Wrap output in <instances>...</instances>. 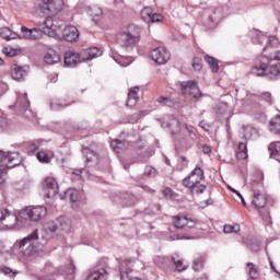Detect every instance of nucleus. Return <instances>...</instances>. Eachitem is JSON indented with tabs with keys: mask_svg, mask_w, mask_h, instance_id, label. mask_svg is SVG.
<instances>
[{
	"mask_svg": "<svg viewBox=\"0 0 280 280\" xmlns=\"http://www.w3.org/2000/svg\"><path fill=\"white\" fill-rule=\"evenodd\" d=\"M242 93H245L244 90H236V97L245 102L246 106H249L250 110L255 115H260V117H264V110H266V105H264L262 102H266L268 106H272V104H275L272 94L269 92L262 93L261 97L248 92H246V96L243 97Z\"/></svg>",
	"mask_w": 280,
	"mask_h": 280,
	"instance_id": "nucleus-1",
	"label": "nucleus"
},
{
	"mask_svg": "<svg viewBox=\"0 0 280 280\" xmlns=\"http://www.w3.org/2000/svg\"><path fill=\"white\" fill-rule=\"evenodd\" d=\"M0 36L4 40H40L43 38V30L38 27L27 28V26H21V34L13 32L9 27L0 28Z\"/></svg>",
	"mask_w": 280,
	"mask_h": 280,
	"instance_id": "nucleus-2",
	"label": "nucleus"
},
{
	"mask_svg": "<svg viewBox=\"0 0 280 280\" xmlns=\"http://www.w3.org/2000/svg\"><path fill=\"white\" fill-rule=\"evenodd\" d=\"M141 39V28L135 24H130L126 32L119 33L116 37L118 45L125 51H130Z\"/></svg>",
	"mask_w": 280,
	"mask_h": 280,
	"instance_id": "nucleus-3",
	"label": "nucleus"
},
{
	"mask_svg": "<svg viewBox=\"0 0 280 280\" xmlns=\"http://www.w3.org/2000/svg\"><path fill=\"white\" fill-rule=\"evenodd\" d=\"M202 178H205V171L197 166L183 179V185L190 189L191 194H205L207 186L200 184L202 183Z\"/></svg>",
	"mask_w": 280,
	"mask_h": 280,
	"instance_id": "nucleus-4",
	"label": "nucleus"
},
{
	"mask_svg": "<svg viewBox=\"0 0 280 280\" xmlns=\"http://www.w3.org/2000/svg\"><path fill=\"white\" fill-rule=\"evenodd\" d=\"M34 240H38V230L32 232L28 236L24 237L20 242L14 243V250H19L24 257H32L36 253V245Z\"/></svg>",
	"mask_w": 280,
	"mask_h": 280,
	"instance_id": "nucleus-5",
	"label": "nucleus"
},
{
	"mask_svg": "<svg viewBox=\"0 0 280 280\" xmlns=\"http://www.w3.org/2000/svg\"><path fill=\"white\" fill-rule=\"evenodd\" d=\"M162 128H170L171 135H178V132L187 131L188 135H196V128L187 125L186 122H180L174 117H168L162 122Z\"/></svg>",
	"mask_w": 280,
	"mask_h": 280,
	"instance_id": "nucleus-6",
	"label": "nucleus"
},
{
	"mask_svg": "<svg viewBox=\"0 0 280 280\" xmlns=\"http://www.w3.org/2000/svg\"><path fill=\"white\" fill-rule=\"evenodd\" d=\"M47 215V208L45 206H30L20 211L22 220H31L32 222H40Z\"/></svg>",
	"mask_w": 280,
	"mask_h": 280,
	"instance_id": "nucleus-7",
	"label": "nucleus"
},
{
	"mask_svg": "<svg viewBox=\"0 0 280 280\" xmlns=\"http://www.w3.org/2000/svg\"><path fill=\"white\" fill-rule=\"evenodd\" d=\"M16 95V102L14 106H11V108H15L18 115H23V117H32V109L30 107L31 103L27 98V93L18 92Z\"/></svg>",
	"mask_w": 280,
	"mask_h": 280,
	"instance_id": "nucleus-8",
	"label": "nucleus"
},
{
	"mask_svg": "<svg viewBox=\"0 0 280 280\" xmlns=\"http://www.w3.org/2000/svg\"><path fill=\"white\" fill-rule=\"evenodd\" d=\"M21 163V155L19 152H3L0 150V167L2 170H12Z\"/></svg>",
	"mask_w": 280,
	"mask_h": 280,
	"instance_id": "nucleus-9",
	"label": "nucleus"
},
{
	"mask_svg": "<svg viewBox=\"0 0 280 280\" xmlns=\"http://www.w3.org/2000/svg\"><path fill=\"white\" fill-rule=\"evenodd\" d=\"M265 60L261 61L260 65L255 66L253 69V73L255 75L261 77L266 75L268 73V63L267 62H272V60H280V51H273L270 52L269 55H264Z\"/></svg>",
	"mask_w": 280,
	"mask_h": 280,
	"instance_id": "nucleus-10",
	"label": "nucleus"
},
{
	"mask_svg": "<svg viewBox=\"0 0 280 280\" xmlns=\"http://www.w3.org/2000/svg\"><path fill=\"white\" fill-rule=\"evenodd\" d=\"M205 15L208 18L209 27L213 28L224 19V11L222 7H211L205 10Z\"/></svg>",
	"mask_w": 280,
	"mask_h": 280,
	"instance_id": "nucleus-11",
	"label": "nucleus"
},
{
	"mask_svg": "<svg viewBox=\"0 0 280 280\" xmlns=\"http://www.w3.org/2000/svg\"><path fill=\"white\" fill-rule=\"evenodd\" d=\"M252 205L259 211L262 220H265L267 224H270V212L264 209V207H266V196L261 194H254Z\"/></svg>",
	"mask_w": 280,
	"mask_h": 280,
	"instance_id": "nucleus-12",
	"label": "nucleus"
},
{
	"mask_svg": "<svg viewBox=\"0 0 280 280\" xmlns=\"http://www.w3.org/2000/svg\"><path fill=\"white\" fill-rule=\"evenodd\" d=\"M173 222L175 229H196L198 224H200V220L196 219V217H183V215H175L173 217Z\"/></svg>",
	"mask_w": 280,
	"mask_h": 280,
	"instance_id": "nucleus-13",
	"label": "nucleus"
},
{
	"mask_svg": "<svg viewBox=\"0 0 280 280\" xmlns=\"http://www.w3.org/2000/svg\"><path fill=\"white\" fill-rule=\"evenodd\" d=\"M132 264H135V259L119 261L120 280H141L139 277L130 278V276H128L130 272H132Z\"/></svg>",
	"mask_w": 280,
	"mask_h": 280,
	"instance_id": "nucleus-14",
	"label": "nucleus"
},
{
	"mask_svg": "<svg viewBox=\"0 0 280 280\" xmlns=\"http://www.w3.org/2000/svg\"><path fill=\"white\" fill-rule=\"evenodd\" d=\"M151 58L156 65H166L170 58H172V55L168 52L167 48L158 47L151 51Z\"/></svg>",
	"mask_w": 280,
	"mask_h": 280,
	"instance_id": "nucleus-15",
	"label": "nucleus"
},
{
	"mask_svg": "<svg viewBox=\"0 0 280 280\" xmlns=\"http://www.w3.org/2000/svg\"><path fill=\"white\" fill-rule=\"evenodd\" d=\"M180 86L185 95L189 93V95L195 97V100L202 96V92H200V88H198V83L196 81H184Z\"/></svg>",
	"mask_w": 280,
	"mask_h": 280,
	"instance_id": "nucleus-16",
	"label": "nucleus"
},
{
	"mask_svg": "<svg viewBox=\"0 0 280 280\" xmlns=\"http://www.w3.org/2000/svg\"><path fill=\"white\" fill-rule=\"evenodd\" d=\"M16 222H19V217L15 213L10 212L5 208H0V224H4V226H16Z\"/></svg>",
	"mask_w": 280,
	"mask_h": 280,
	"instance_id": "nucleus-17",
	"label": "nucleus"
},
{
	"mask_svg": "<svg viewBox=\"0 0 280 280\" xmlns=\"http://www.w3.org/2000/svg\"><path fill=\"white\" fill-rule=\"evenodd\" d=\"M140 16L144 23H161L163 21V15L159 13H154L152 8L144 7L141 12Z\"/></svg>",
	"mask_w": 280,
	"mask_h": 280,
	"instance_id": "nucleus-18",
	"label": "nucleus"
},
{
	"mask_svg": "<svg viewBox=\"0 0 280 280\" xmlns=\"http://www.w3.org/2000/svg\"><path fill=\"white\" fill-rule=\"evenodd\" d=\"M44 189L46 191L47 198H56L60 189L58 186V180H56L54 177H46L44 179Z\"/></svg>",
	"mask_w": 280,
	"mask_h": 280,
	"instance_id": "nucleus-19",
	"label": "nucleus"
},
{
	"mask_svg": "<svg viewBox=\"0 0 280 280\" xmlns=\"http://www.w3.org/2000/svg\"><path fill=\"white\" fill-rule=\"evenodd\" d=\"M66 196L67 198H69L72 205V209L78 208V205H80V202H82V200H85L86 198V195H84V190H78L74 188L67 190Z\"/></svg>",
	"mask_w": 280,
	"mask_h": 280,
	"instance_id": "nucleus-20",
	"label": "nucleus"
},
{
	"mask_svg": "<svg viewBox=\"0 0 280 280\" xmlns=\"http://www.w3.org/2000/svg\"><path fill=\"white\" fill-rule=\"evenodd\" d=\"M254 36H256L254 43H258V45H264V43H267L269 47H277L279 45V38L277 36L268 37L261 31H255Z\"/></svg>",
	"mask_w": 280,
	"mask_h": 280,
	"instance_id": "nucleus-21",
	"label": "nucleus"
},
{
	"mask_svg": "<svg viewBox=\"0 0 280 280\" xmlns=\"http://www.w3.org/2000/svg\"><path fill=\"white\" fill-rule=\"evenodd\" d=\"M30 67L27 66H19V65H13L11 67V77L13 80L16 82H23L25 78H27V71Z\"/></svg>",
	"mask_w": 280,
	"mask_h": 280,
	"instance_id": "nucleus-22",
	"label": "nucleus"
},
{
	"mask_svg": "<svg viewBox=\"0 0 280 280\" xmlns=\"http://www.w3.org/2000/svg\"><path fill=\"white\" fill-rule=\"evenodd\" d=\"M80 62H84L82 60V54H78L74 51H67L65 54V66L70 67L71 69L78 67Z\"/></svg>",
	"mask_w": 280,
	"mask_h": 280,
	"instance_id": "nucleus-23",
	"label": "nucleus"
},
{
	"mask_svg": "<svg viewBox=\"0 0 280 280\" xmlns=\"http://www.w3.org/2000/svg\"><path fill=\"white\" fill-rule=\"evenodd\" d=\"M62 38L67 43H75L80 38V31L73 25H68L62 30Z\"/></svg>",
	"mask_w": 280,
	"mask_h": 280,
	"instance_id": "nucleus-24",
	"label": "nucleus"
},
{
	"mask_svg": "<svg viewBox=\"0 0 280 280\" xmlns=\"http://www.w3.org/2000/svg\"><path fill=\"white\" fill-rule=\"evenodd\" d=\"M108 279V270L102 267H95L90 270L85 280H106Z\"/></svg>",
	"mask_w": 280,
	"mask_h": 280,
	"instance_id": "nucleus-25",
	"label": "nucleus"
},
{
	"mask_svg": "<svg viewBox=\"0 0 280 280\" xmlns=\"http://www.w3.org/2000/svg\"><path fill=\"white\" fill-rule=\"evenodd\" d=\"M39 26L49 30V36H56L60 30V25L56 24L51 16H46L43 22H39Z\"/></svg>",
	"mask_w": 280,
	"mask_h": 280,
	"instance_id": "nucleus-26",
	"label": "nucleus"
},
{
	"mask_svg": "<svg viewBox=\"0 0 280 280\" xmlns=\"http://www.w3.org/2000/svg\"><path fill=\"white\" fill-rule=\"evenodd\" d=\"M109 56L120 67H129V65H132V62L135 61V59H132V57H124V56L119 55V52H117V50H115L114 48L110 49Z\"/></svg>",
	"mask_w": 280,
	"mask_h": 280,
	"instance_id": "nucleus-27",
	"label": "nucleus"
},
{
	"mask_svg": "<svg viewBox=\"0 0 280 280\" xmlns=\"http://www.w3.org/2000/svg\"><path fill=\"white\" fill-rule=\"evenodd\" d=\"M104 54V50L102 48L92 47L83 50L81 52L82 61L86 62L89 60H93V58H100Z\"/></svg>",
	"mask_w": 280,
	"mask_h": 280,
	"instance_id": "nucleus-28",
	"label": "nucleus"
},
{
	"mask_svg": "<svg viewBox=\"0 0 280 280\" xmlns=\"http://www.w3.org/2000/svg\"><path fill=\"white\" fill-rule=\"evenodd\" d=\"M62 5H65V2H62V0H47V2L45 3V10H47L51 14H57V12H60V10H62Z\"/></svg>",
	"mask_w": 280,
	"mask_h": 280,
	"instance_id": "nucleus-29",
	"label": "nucleus"
},
{
	"mask_svg": "<svg viewBox=\"0 0 280 280\" xmlns=\"http://www.w3.org/2000/svg\"><path fill=\"white\" fill-rule=\"evenodd\" d=\"M44 60L46 65H58V62L62 60V57H60V54H58L56 50L48 49L44 56Z\"/></svg>",
	"mask_w": 280,
	"mask_h": 280,
	"instance_id": "nucleus-30",
	"label": "nucleus"
},
{
	"mask_svg": "<svg viewBox=\"0 0 280 280\" xmlns=\"http://www.w3.org/2000/svg\"><path fill=\"white\" fill-rule=\"evenodd\" d=\"M137 102H139V88H132L128 92L127 106L132 108V106H137Z\"/></svg>",
	"mask_w": 280,
	"mask_h": 280,
	"instance_id": "nucleus-31",
	"label": "nucleus"
},
{
	"mask_svg": "<svg viewBox=\"0 0 280 280\" xmlns=\"http://www.w3.org/2000/svg\"><path fill=\"white\" fill-rule=\"evenodd\" d=\"M110 147L113 148L114 152H116V154H120V152H124V150H128L130 148V142L121 141V140H113L110 142Z\"/></svg>",
	"mask_w": 280,
	"mask_h": 280,
	"instance_id": "nucleus-32",
	"label": "nucleus"
},
{
	"mask_svg": "<svg viewBox=\"0 0 280 280\" xmlns=\"http://www.w3.org/2000/svg\"><path fill=\"white\" fill-rule=\"evenodd\" d=\"M58 231L69 233L71 231V219L67 217H60L57 219Z\"/></svg>",
	"mask_w": 280,
	"mask_h": 280,
	"instance_id": "nucleus-33",
	"label": "nucleus"
},
{
	"mask_svg": "<svg viewBox=\"0 0 280 280\" xmlns=\"http://www.w3.org/2000/svg\"><path fill=\"white\" fill-rule=\"evenodd\" d=\"M267 78H269V80H279L280 62L267 67Z\"/></svg>",
	"mask_w": 280,
	"mask_h": 280,
	"instance_id": "nucleus-34",
	"label": "nucleus"
},
{
	"mask_svg": "<svg viewBox=\"0 0 280 280\" xmlns=\"http://www.w3.org/2000/svg\"><path fill=\"white\" fill-rule=\"evenodd\" d=\"M137 202V197L130 192H124L120 196V201L119 203L122 205L124 207H132Z\"/></svg>",
	"mask_w": 280,
	"mask_h": 280,
	"instance_id": "nucleus-35",
	"label": "nucleus"
},
{
	"mask_svg": "<svg viewBox=\"0 0 280 280\" xmlns=\"http://www.w3.org/2000/svg\"><path fill=\"white\" fill-rule=\"evenodd\" d=\"M270 159L280 163V142H272L269 145Z\"/></svg>",
	"mask_w": 280,
	"mask_h": 280,
	"instance_id": "nucleus-36",
	"label": "nucleus"
},
{
	"mask_svg": "<svg viewBox=\"0 0 280 280\" xmlns=\"http://www.w3.org/2000/svg\"><path fill=\"white\" fill-rule=\"evenodd\" d=\"M244 138L247 140L250 139H257V137H259V131L257 130V128L248 125L244 127Z\"/></svg>",
	"mask_w": 280,
	"mask_h": 280,
	"instance_id": "nucleus-37",
	"label": "nucleus"
},
{
	"mask_svg": "<svg viewBox=\"0 0 280 280\" xmlns=\"http://www.w3.org/2000/svg\"><path fill=\"white\" fill-rule=\"evenodd\" d=\"M246 272L250 280H257L259 277V270L257 269V266H255V264H253V262L247 264Z\"/></svg>",
	"mask_w": 280,
	"mask_h": 280,
	"instance_id": "nucleus-38",
	"label": "nucleus"
},
{
	"mask_svg": "<svg viewBox=\"0 0 280 280\" xmlns=\"http://www.w3.org/2000/svg\"><path fill=\"white\" fill-rule=\"evenodd\" d=\"M205 61L209 65L212 73H218V71H220V65L218 63V59H215L209 55H206Z\"/></svg>",
	"mask_w": 280,
	"mask_h": 280,
	"instance_id": "nucleus-39",
	"label": "nucleus"
},
{
	"mask_svg": "<svg viewBox=\"0 0 280 280\" xmlns=\"http://www.w3.org/2000/svg\"><path fill=\"white\" fill-rule=\"evenodd\" d=\"M269 130L273 135H280V116H276L269 121Z\"/></svg>",
	"mask_w": 280,
	"mask_h": 280,
	"instance_id": "nucleus-40",
	"label": "nucleus"
},
{
	"mask_svg": "<svg viewBox=\"0 0 280 280\" xmlns=\"http://www.w3.org/2000/svg\"><path fill=\"white\" fill-rule=\"evenodd\" d=\"M237 159H248V147L246 142H241L237 145V153H236Z\"/></svg>",
	"mask_w": 280,
	"mask_h": 280,
	"instance_id": "nucleus-41",
	"label": "nucleus"
},
{
	"mask_svg": "<svg viewBox=\"0 0 280 280\" xmlns=\"http://www.w3.org/2000/svg\"><path fill=\"white\" fill-rule=\"evenodd\" d=\"M61 275H63L67 280H73L75 277V265L70 262V265L61 271Z\"/></svg>",
	"mask_w": 280,
	"mask_h": 280,
	"instance_id": "nucleus-42",
	"label": "nucleus"
},
{
	"mask_svg": "<svg viewBox=\"0 0 280 280\" xmlns=\"http://www.w3.org/2000/svg\"><path fill=\"white\" fill-rule=\"evenodd\" d=\"M44 231L45 233H48V234L57 233L59 231L57 219L55 221H48L47 223H45Z\"/></svg>",
	"mask_w": 280,
	"mask_h": 280,
	"instance_id": "nucleus-43",
	"label": "nucleus"
},
{
	"mask_svg": "<svg viewBox=\"0 0 280 280\" xmlns=\"http://www.w3.org/2000/svg\"><path fill=\"white\" fill-rule=\"evenodd\" d=\"M66 106H71V103H65V101L55 100L50 103L51 110H60V108H65Z\"/></svg>",
	"mask_w": 280,
	"mask_h": 280,
	"instance_id": "nucleus-44",
	"label": "nucleus"
},
{
	"mask_svg": "<svg viewBox=\"0 0 280 280\" xmlns=\"http://www.w3.org/2000/svg\"><path fill=\"white\" fill-rule=\"evenodd\" d=\"M147 115H150V112L148 109L140 110L138 114H133L129 118V124H137V121H139V119H141V117H145Z\"/></svg>",
	"mask_w": 280,
	"mask_h": 280,
	"instance_id": "nucleus-45",
	"label": "nucleus"
},
{
	"mask_svg": "<svg viewBox=\"0 0 280 280\" xmlns=\"http://www.w3.org/2000/svg\"><path fill=\"white\" fill-rule=\"evenodd\" d=\"M205 268V259L202 257H198L192 261V270L198 272Z\"/></svg>",
	"mask_w": 280,
	"mask_h": 280,
	"instance_id": "nucleus-46",
	"label": "nucleus"
},
{
	"mask_svg": "<svg viewBox=\"0 0 280 280\" xmlns=\"http://www.w3.org/2000/svg\"><path fill=\"white\" fill-rule=\"evenodd\" d=\"M242 230V228L240 226V224H226L223 228V232L229 234V233H240V231Z\"/></svg>",
	"mask_w": 280,
	"mask_h": 280,
	"instance_id": "nucleus-47",
	"label": "nucleus"
},
{
	"mask_svg": "<svg viewBox=\"0 0 280 280\" xmlns=\"http://www.w3.org/2000/svg\"><path fill=\"white\" fill-rule=\"evenodd\" d=\"M70 172L74 176H79L82 180H84V178H89V171H86V168L70 170Z\"/></svg>",
	"mask_w": 280,
	"mask_h": 280,
	"instance_id": "nucleus-48",
	"label": "nucleus"
},
{
	"mask_svg": "<svg viewBox=\"0 0 280 280\" xmlns=\"http://www.w3.org/2000/svg\"><path fill=\"white\" fill-rule=\"evenodd\" d=\"M102 14H104V11L100 7H93L91 9V15L93 16L94 21H97V19H102Z\"/></svg>",
	"mask_w": 280,
	"mask_h": 280,
	"instance_id": "nucleus-49",
	"label": "nucleus"
},
{
	"mask_svg": "<svg viewBox=\"0 0 280 280\" xmlns=\"http://www.w3.org/2000/svg\"><path fill=\"white\" fill-rule=\"evenodd\" d=\"M171 261H173L176 270H178V272H183V270H187V266L185 264H183V260H176V258H171Z\"/></svg>",
	"mask_w": 280,
	"mask_h": 280,
	"instance_id": "nucleus-50",
	"label": "nucleus"
},
{
	"mask_svg": "<svg viewBox=\"0 0 280 280\" xmlns=\"http://www.w3.org/2000/svg\"><path fill=\"white\" fill-rule=\"evenodd\" d=\"M2 54H4V56H7L8 58H14L18 55L16 49L12 47L2 48Z\"/></svg>",
	"mask_w": 280,
	"mask_h": 280,
	"instance_id": "nucleus-51",
	"label": "nucleus"
},
{
	"mask_svg": "<svg viewBox=\"0 0 280 280\" xmlns=\"http://www.w3.org/2000/svg\"><path fill=\"white\" fill-rule=\"evenodd\" d=\"M192 68L195 71H201L202 70V59L199 57H195L192 59Z\"/></svg>",
	"mask_w": 280,
	"mask_h": 280,
	"instance_id": "nucleus-52",
	"label": "nucleus"
},
{
	"mask_svg": "<svg viewBox=\"0 0 280 280\" xmlns=\"http://www.w3.org/2000/svg\"><path fill=\"white\" fill-rule=\"evenodd\" d=\"M36 156L39 163H47L49 161V155L47 152L39 151Z\"/></svg>",
	"mask_w": 280,
	"mask_h": 280,
	"instance_id": "nucleus-53",
	"label": "nucleus"
},
{
	"mask_svg": "<svg viewBox=\"0 0 280 280\" xmlns=\"http://www.w3.org/2000/svg\"><path fill=\"white\" fill-rule=\"evenodd\" d=\"M83 156H85L86 161H93V158L95 156V153L93 152V150L85 148L83 149Z\"/></svg>",
	"mask_w": 280,
	"mask_h": 280,
	"instance_id": "nucleus-54",
	"label": "nucleus"
},
{
	"mask_svg": "<svg viewBox=\"0 0 280 280\" xmlns=\"http://www.w3.org/2000/svg\"><path fill=\"white\" fill-rule=\"evenodd\" d=\"M144 176H148L149 178L156 176V168L152 166H145Z\"/></svg>",
	"mask_w": 280,
	"mask_h": 280,
	"instance_id": "nucleus-55",
	"label": "nucleus"
},
{
	"mask_svg": "<svg viewBox=\"0 0 280 280\" xmlns=\"http://www.w3.org/2000/svg\"><path fill=\"white\" fill-rule=\"evenodd\" d=\"M40 148V143L38 142H32L30 145H28V154H34L35 152H38Z\"/></svg>",
	"mask_w": 280,
	"mask_h": 280,
	"instance_id": "nucleus-56",
	"label": "nucleus"
},
{
	"mask_svg": "<svg viewBox=\"0 0 280 280\" xmlns=\"http://www.w3.org/2000/svg\"><path fill=\"white\" fill-rule=\"evenodd\" d=\"M2 272L4 275H7L8 277H14V271H12V268H10V267L2 268Z\"/></svg>",
	"mask_w": 280,
	"mask_h": 280,
	"instance_id": "nucleus-57",
	"label": "nucleus"
},
{
	"mask_svg": "<svg viewBox=\"0 0 280 280\" xmlns=\"http://www.w3.org/2000/svg\"><path fill=\"white\" fill-rule=\"evenodd\" d=\"M5 128H8V121L0 116V130H5Z\"/></svg>",
	"mask_w": 280,
	"mask_h": 280,
	"instance_id": "nucleus-58",
	"label": "nucleus"
},
{
	"mask_svg": "<svg viewBox=\"0 0 280 280\" xmlns=\"http://www.w3.org/2000/svg\"><path fill=\"white\" fill-rule=\"evenodd\" d=\"M151 209H152V213L154 215H156V214H159L161 212V206H159V205L152 206Z\"/></svg>",
	"mask_w": 280,
	"mask_h": 280,
	"instance_id": "nucleus-59",
	"label": "nucleus"
},
{
	"mask_svg": "<svg viewBox=\"0 0 280 280\" xmlns=\"http://www.w3.org/2000/svg\"><path fill=\"white\" fill-rule=\"evenodd\" d=\"M8 91V84L5 83H0V97Z\"/></svg>",
	"mask_w": 280,
	"mask_h": 280,
	"instance_id": "nucleus-60",
	"label": "nucleus"
},
{
	"mask_svg": "<svg viewBox=\"0 0 280 280\" xmlns=\"http://www.w3.org/2000/svg\"><path fill=\"white\" fill-rule=\"evenodd\" d=\"M177 240H194V236L187 234H177Z\"/></svg>",
	"mask_w": 280,
	"mask_h": 280,
	"instance_id": "nucleus-61",
	"label": "nucleus"
},
{
	"mask_svg": "<svg viewBox=\"0 0 280 280\" xmlns=\"http://www.w3.org/2000/svg\"><path fill=\"white\" fill-rule=\"evenodd\" d=\"M158 102L159 104H170V98L161 96L160 98H158Z\"/></svg>",
	"mask_w": 280,
	"mask_h": 280,
	"instance_id": "nucleus-62",
	"label": "nucleus"
},
{
	"mask_svg": "<svg viewBox=\"0 0 280 280\" xmlns=\"http://www.w3.org/2000/svg\"><path fill=\"white\" fill-rule=\"evenodd\" d=\"M163 195L165 196V198H172V190L170 188H165L163 190Z\"/></svg>",
	"mask_w": 280,
	"mask_h": 280,
	"instance_id": "nucleus-63",
	"label": "nucleus"
},
{
	"mask_svg": "<svg viewBox=\"0 0 280 280\" xmlns=\"http://www.w3.org/2000/svg\"><path fill=\"white\" fill-rule=\"evenodd\" d=\"M202 152H203V154H211V147L205 144L202 147Z\"/></svg>",
	"mask_w": 280,
	"mask_h": 280,
	"instance_id": "nucleus-64",
	"label": "nucleus"
}]
</instances>
